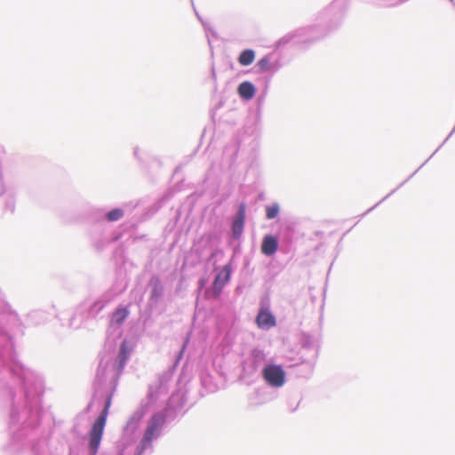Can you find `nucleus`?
Returning <instances> with one entry per match:
<instances>
[{"instance_id": "obj_1", "label": "nucleus", "mask_w": 455, "mask_h": 455, "mask_svg": "<svg viewBox=\"0 0 455 455\" xmlns=\"http://www.w3.org/2000/svg\"><path fill=\"white\" fill-rule=\"evenodd\" d=\"M110 406L111 398L108 397L104 409L92 424L89 432V448L92 455H96L100 448Z\"/></svg>"}, {"instance_id": "obj_2", "label": "nucleus", "mask_w": 455, "mask_h": 455, "mask_svg": "<svg viewBox=\"0 0 455 455\" xmlns=\"http://www.w3.org/2000/svg\"><path fill=\"white\" fill-rule=\"evenodd\" d=\"M165 421V416L162 412L153 414L148 421L147 428L138 447V454L140 455L147 448L150 447L152 441L160 434Z\"/></svg>"}, {"instance_id": "obj_3", "label": "nucleus", "mask_w": 455, "mask_h": 455, "mask_svg": "<svg viewBox=\"0 0 455 455\" xmlns=\"http://www.w3.org/2000/svg\"><path fill=\"white\" fill-rule=\"evenodd\" d=\"M264 379L272 387H282L285 382V372L282 366L268 364L262 371Z\"/></svg>"}, {"instance_id": "obj_4", "label": "nucleus", "mask_w": 455, "mask_h": 455, "mask_svg": "<svg viewBox=\"0 0 455 455\" xmlns=\"http://www.w3.org/2000/svg\"><path fill=\"white\" fill-rule=\"evenodd\" d=\"M257 325L262 329H270L275 325V316L266 308H261L256 318Z\"/></svg>"}, {"instance_id": "obj_5", "label": "nucleus", "mask_w": 455, "mask_h": 455, "mask_svg": "<svg viewBox=\"0 0 455 455\" xmlns=\"http://www.w3.org/2000/svg\"><path fill=\"white\" fill-rule=\"evenodd\" d=\"M230 278V268L228 266H225L220 273L217 275L213 282V292L215 296H219L221 292L223 286L229 281Z\"/></svg>"}, {"instance_id": "obj_6", "label": "nucleus", "mask_w": 455, "mask_h": 455, "mask_svg": "<svg viewBox=\"0 0 455 455\" xmlns=\"http://www.w3.org/2000/svg\"><path fill=\"white\" fill-rule=\"evenodd\" d=\"M278 249V241L277 238L271 235H267L263 237L261 243V252L264 255L271 256L275 253Z\"/></svg>"}, {"instance_id": "obj_7", "label": "nucleus", "mask_w": 455, "mask_h": 455, "mask_svg": "<svg viewBox=\"0 0 455 455\" xmlns=\"http://www.w3.org/2000/svg\"><path fill=\"white\" fill-rule=\"evenodd\" d=\"M244 220H245V205L242 204L239 206L236 220L233 223V231L235 234L240 235L243 232Z\"/></svg>"}, {"instance_id": "obj_8", "label": "nucleus", "mask_w": 455, "mask_h": 455, "mask_svg": "<svg viewBox=\"0 0 455 455\" xmlns=\"http://www.w3.org/2000/svg\"><path fill=\"white\" fill-rule=\"evenodd\" d=\"M238 93L242 98L251 100L255 94V88L250 82H243L238 87Z\"/></svg>"}, {"instance_id": "obj_9", "label": "nucleus", "mask_w": 455, "mask_h": 455, "mask_svg": "<svg viewBox=\"0 0 455 455\" xmlns=\"http://www.w3.org/2000/svg\"><path fill=\"white\" fill-rule=\"evenodd\" d=\"M255 59V52L252 50H244L241 52L238 61L242 66H249L251 65Z\"/></svg>"}, {"instance_id": "obj_10", "label": "nucleus", "mask_w": 455, "mask_h": 455, "mask_svg": "<svg viewBox=\"0 0 455 455\" xmlns=\"http://www.w3.org/2000/svg\"><path fill=\"white\" fill-rule=\"evenodd\" d=\"M130 355V349L128 347L127 341H123L120 346V352L118 355L120 367H124Z\"/></svg>"}, {"instance_id": "obj_11", "label": "nucleus", "mask_w": 455, "mask_h": 455, "mask_svg": "<svg viewBox=\"0 0 455 455\" xmlns=\"http://www.w3.org/2000/svg\"><path fill=\"white\" fill-rule=\"evenodd\" d=\"M128 315L129 312L126 308H118L113 313L112 321L120 325L125 320Z\"/></svg>"}, {"instance_id": "obj_12", "label": "nucleus", "mask_w": 455, "mask_h": 455, "mask_svg": "<svg viewBox=\"0 0 455 455\" xmlns=\"http://www.w3.org/2000/svg\"><path fill=\"white\" fill-rule=\"evenodd\" d=\"M124 216V211L121 209H114L108 212L107 219L109 221H116Z\"/></svg>"}, {"instance_id": "obj_13", "label": "nucleus", "mask_w": 455, "mask_h": 455, "mask_svg": "<svg viewBox=\"0 0 455 455\" xmlns=\"http://www.w3.org/2000/svg\"><path fill=\"white\" fill-rule=\"evenodd\" d=\"M279 207L276 204L267 206L266 209V214L267 219H274L277 216Z\"/></svg>"}, {"instance_id": "obj_14", "label": "nucleus", "mask_w": 455, "mask_h": 455, "mask_svg": "<svg viewBox=\"0 0 455 455\" xmlns=\"http://www.w3.org/2000/svg\"><path fill=\"white\" fill-rule=\"evenodd\" d=\"M258 67L261 71H267L270 69V61L268 58L264 57L258 61Z\"/></svg>"}]
</instances>
